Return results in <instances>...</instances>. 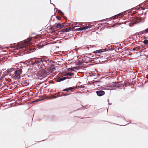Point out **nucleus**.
<instances>
[{
	"label": "nucleus",
	"instance_id": "obj_1",
	"mask_svg": "<svg viewBox=\"0 0 148 148\" xmlns=\"http://www.w3.org/2000/svg\"><path fill=\"white\" fill-rule=\"evenodd\" d=\"M42 62L40 60H35L34 61V60H29L27 61V64L29 66H31V65H33L35 66H36L37 68H39V71L40 73L44 74L46 71L45 70V66L43 65H40Z\"/></svg>",
	"mask_w": 148,
	"mask_h": 148
},
{
	"label": "nucleus",
	"instance_id": "obj_2",
	"mask_svg": "<svg viewBox=\"0 0 148 148\" xmlns=\"http://www.w3.org/2000/svg\"><path fill=\"white\" fill-rule=\"evenodd\" d=\"M22 73V71L21 70H17L14 72L12 77L14 79H20L21 77L20 75Z\"/></svg>",
	"mask_w": 148,
	"mask_h": 148
},
{
	"label": "nucleus",
	"instance_id": "obj_3",
	"mask_svg": "<svg viewBox=\"0 0 148 148\" xmlns=\"http://www.w3.org/2000/svg\"><path fill=\"white\" fill-rule=\"evenodd\" d=\"M31 40V39L30 38L27 39L21 45V47L22 48H28V46L30 45V43L29 42Z\"/></svg>",
	"mask_w": 148,
	"mask_h": 148
},
{
	"label": "nucleus",
	"instance_id": "obj_4",
	"mask_svg": "<svg viewBox=\"0 0 148 148\" xmlns=\"http://www.w3.org/2000/svg\"><path fill=\"white\" fill-rule=\"evenodd\" d=\"M66 79L67 78L65 77H58L55 80L57 82H60L61 81H63Z\"/></svg>",
	"mask_w": 148,
	"mask_h": 148
},
{
	"label": "nucleus",
	"instance_id": "obj_5",
	"mask_svg": "<svg viewBox=\"0 0 148 148\" xmlns=\"http://www.w3.org/2000/svg\"><path fill=\"white\" fill-rule=\"evenodd\" d=\"M96 93L99 96H101L105 94V92L103 90H99L96 92Z\"/></svg>",
	"mask_w": 148,
	"mask_h": 148
},
{
	"label": "nucleus",
	"instance_id": "obj_6",
	"mask_svg": "<svg viewBox=\"0 0 148 148\" xmlns=\"http://www.w3.org/2000/svg\"><path fill=\"white\" fill-rule=\"evenodd\" d=\"M106 51V49H101L96 50L94 52V53H101L103 52Z\"/></svg>",
	"mask_w": 148,
	"mask_h": 148
},
{
	"label": "nucleus",
	"instance_id": "obj_7",
	"mask_svg": "<svg viewBox=\"0 0 148 148\" xmlns=\"http://www.w3.org/2000/svg\"><path fill=\"white\" fill-rule=\"evenodd\" d=\"M64 27V25H63L60 24V23H58L56 24V27L57 28H62Z\"/></svg>",
	"mask_w": 148,
	"mask_h": 148
},
{
	"label": "nucleus",
	"instance_id": "obj_8",
	"mask_svg": "<svg viewBox=\"0 0 148 148\" xmlns=\"http://www.w3.org/2000/svg\"><path fill=\"white\" fill-rule=\"evenodd\" d=\"M74 75V74L71 72H70V73H67L65 74L64 75L65 76L67 75V76H72Z\"/></svg>",
	"mask_w": 148,
	"mask_h": 148
},
{
	"label": "nucleus",
	"instance_id": "obj_9",
	"mask_svg": "<svg viewBox=\"0 0 148 148\" xmlns=\"http://www.w3.org/2000/svg\"><path fill=\"white\" fill-rule=\"evenodd\" d=\"M102 89L104 90H108L110 89L111 87L110 86H105V87H102Z\"/></svg>",
	"mask_w": 148,
	"mask_h": 148
},
{
	"label": "nucleus",
	"instance_id": "obj_10",
	"mask_svg": "<svg viewBox=\"0 0 148 148\" xmlns=\"http://www.w3.org/2000/svg\"><path fill=\"white\" fill-rule=\"evenodd\" d=\"M143 43L145 45H147L148 44V40H145L143 41Z\"/></svg>",
	"mask_w": 148,
	"mask_h": 148
},
{
	"label": "nucleus",
	"instance_id": "obj_11",
	"mask_svg": "<svg viewBox=\"0 0 148 148\" xmlns=\"http://www.w3.org/2000/svg\"><path fill=\"white\" fill-rule=\"evenodd\" d=\"M66 31L67 32H69L71 29V28L70 27H68L66 29Z\"/></svg>",
	"mask_w": 148,
	"mask_h": 148
},
{
	"label": "nucleus",
	"instance_id": "obj_12",
	"mask_svg": "<svg viewBox=\"0 0 148 148\" xmlns=\"http://www.w3.org/2000/svg\"><path fill=\"white\" fill-rule=\"evenodd\" d=\"M83 27V30L86 29H88L89 28V27L88 26H86Z\"/></svg>",
	"mask_w": 148,
	"mask_h": 148
},
{
	"label": "nucleus",
	"instance_id": "obj_13",
	"mask_svg": "<svg viewBox=\"0 0 148 148\" xmlns=\"http://www.w3.org/2000/svg\"><path fill=\"white\" fill-rule=\"evenodd\" d=\"M119 14L115 16H114V18H118V16H119Z\"/></svg>",
	"mask_w": 148,
	"mask_h": 148
},
{
	"label": "nucleus",
	"instance_id": "obj_14",
	"mask_svg": "<svg viewBox=\"0 0 148 148\" xmlns=\"http://www.w3.org/2000/svg\"><path fill=\"white\" fill-rule=\"evenodd\" d=\"M14 71V70L13 69H10L8 71L9 72H12Z\"/></svg>",
	"mask_w": 148,
	"mask_h": 148
},
{
	"label": "nucleus",
	"instance_id": "obj_15",
	"mask_svg": "<svg viewBox=\"0 0 148 148\" xmlns=\"http://www.w3.org/2000/svg\"><path fill=\"white\" fill-rule=\"evenodd\" d=\"M58 12L60 13L62 15H64L63 13L60 10L58 11Z\"/></svg>",
	"mask_w": 148,
	"mask_h": 148
},
{
	"label": "nucleus",
	"instance_id": "obj_16",
	"mask_svg": "<svg viewBox=\"0 0 148 148\" xmlns=\"http://www.w3.org/2000/svg\"><path fill=\"white\" fill-rule=\"evenodd\" d=\"M143 32H144V33L148 32V28L147 29H145V30L143 31Z\"/></svg>",
	"mask_w": 148,
	"mask_h": 148
},
{
	"label": "nucleus",
	"instance_id": "obj_17",
	"mask_svg": "<svg viewBox=\"0 0 148 148\" xmlns=\"http://www.w3.org/2000/svg\"><path fill=\"white\" fill-rule=\"evenodd\" d=\"M68 88V90L69 91L72 90L73 89V88L72 87H70Z\"/></svg>",
	"mask_w": 148,
	"mask_h": 148
},
{
	"label": "nucleus",
	"instance_id": "obj_18",
	"mask_svg": "<svg viewBox=\"0 0 148 148\" xmlns=\"http://www.w3.org/2000/svg\"><path fill=\"white\" fill-rule=\"evenodd\" d=\"M57 17V19H58V20H61L62 18L60 16Z\"/></svg>",
	"mask_w": 148,
	"mask_h": 148
},
{
	"label": "nucleus",
	"instance_id": "obj_19",
	"mask_svg": "<svg viewBox=\"0 0 148 148\" xmlns=\"http://www.w3.org/2000/svg\"><path fill=\"white\" fill-rule=\"evenodd\" d=\"M83 27L79 28L78 29V30H83Z\"/></svg>",
	"mask_w": 148,
	"mask_h": 148
},
{
	"label": "nucleus",
	"instance_id": "obj_20",
	"mask_svg": "<svg viewBox=\"0 0 148 148\" xmlns=\"http://www.w3.org/2000/svg\"><path fill=\"white\" fill-rule=\"evenodd\" d=\"M68 88H66L63 90V91H68Z\"/></svg>",
	"mask_w": 148,
	"mask_h": 148
},
{
	"label": "nucleus",
	"instance_id": "obj_21",
	"mask_svg": "<svg viewBox=\"0 0 148 148\" xmlns=\"http://www.w3.org/2000/svg\"><path fill=\"white\" fill-rule=\"evenodd\" d=\"M62 31H63V32H66V29H63L62 30Z\"/></svg>",
	"mask_w": 148,
	"mask_h": 148
},
{
	"label": "nucleus",
	"instance_id": "obj_22",
	"mask_svg": "<svg viewBox=\"0 0 148 148\" xmlns=\"http://www.w3.org/2000/svg\"><path fill=\"white\" fill-rule=\"evenodd\" d=\"M40 100H39L38 99L36 100L35 101H36L37 102L40 101Z\"/></svg>",
	"mask_w": 148,
	"mask_h": 148
},
{
	"label": "nucleus",
	"instance_id": "obj_23",
	"mask_svg": "<svg viewBox=\"0 0 148 148\" xmlns=\"http://www.w3.org/2000/svg\"><path fill=\"white\" fill-rule=\"evenodd\" d=\"M70 94H66L65 95H70Z\"/></svg>",
	"mask_w": 148,
	"mask_h": 148
},
{
	"label": "nucleus",
	"instance_id": "obj_24",
	"mask_svg": "<svg viewBox=\"0 0 148 148\" xmlns=\"http://www.w3.org/2000/svg\"><path fill=\"white\" fill-rule=\"evenodd\" d=\"M53 97H54V98H56V96H54Z\"/></svg>",
	"mask_w": 148,
	"mask_h": 148
},
{
	"label": "nucleus",
	"instance_id": "obj_25",
	"mask_svg": "<svg viewBox=\"0 0 148 148\" xmlns=\"http://www.w3.org/2000/svg\"><path fill=\"white\" fill-rule=\"evenodd\" d=\"M135 50V48H134L133 49V50Z\"/></svg>",
	"mask_w": 148,
	"mask_h": 148
},
{
	"label": "nucleus",
	"instance_id": "obj_26",
	"mask_svg": "<svg viewBox=\"0 0 148 148\" xmlns=\"http://www.w3.org/2000/svg\"><path fill=\"white\" fill-rule=\"evenodd\" d=\"M56 9H57V8H55V10Z\"/></svg>",
	"mask_w": 148,
	"mask_h": 148
}]
</instances>
